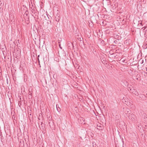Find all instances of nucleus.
<instances>
[{"instance_id":"1","label":"nucleus","mask_w":147,"mask_h":147,"mask_svg":"<svg viewBox=\"0 0 147 147\" xmlns=\"http://www.w3.org/2000/svg\"><path fill=\"white\" fill-rule=\"evenodd\" d=\"M125 114H127V116L128 117L129 119L131 121L135 122L137 120V118L136 115L133 113L130 114V111L128 109H125Z\"/></svg>"},{"instance_id":"2","label":"nucleus","mask_w":147,"mask_h":147,"mask_svg":"<svg viewBox=\"0 0 147 147\" xmlns=\"http://www.w3.org/2000/svg\"><path fill=\"white\" fill-rule=\"evenodd\" d=\"M128 90L132 94L135 95L136 96H138L139 95V93L136 90L134 89L132 87H128Z\"/></svg>"},{"instance_id":"3","label":"nucleus","mask_w":147,"mask_h":147,"mask_svg":"<svg viewBox=\"0 0 147 147\" xmlns=\"http://www.w3.org/2000/svg\"><path fill=\"white\" fill-rule=\"evenodd\" d=\"M41 127H40V129H42V131L43 132L45 130V124L43 123H41Z\"/></svg>"},{"instance_id":"4","label":"nucleus","mask_w":147,"mask_h":147,"mask_svg":"<svg viewBox=\"0 0 147 147\" xmlns=\"http://www.w3.org/2000/svg\"><path fill=\"white\" fill-rule=\"evenodd\" d=\"M142 47L144 49H146L147 48V38H146L145 39V42Z\"/></svg>"},{"instance_id":"5","label":"nucleus","mask_w":147,"mask_h":147,"mask_svg":"<svg viewBox=\"0 0 147 147\" xmlns=\"http://www.w3.org/2000/svg\"><path fill=\"white\" fill-rule=\"evenodd\" d=\"M79 121H80V123L81 124H84V121H85V119L84 118H82V117H80V118L78 119Z\"/></svg>"},{"instance_id":"6","label":"nucleus","mask_w":147,"mask_h":147,"mask_svg":"<svg viewBox=\"0 0 147 147\" xmlns=\"http://www.w3.org/2000/svg\"><path fill=\"white\" fill-rule=\"evenodd\" d=\"M120 62L121 63H127V61L125 59L122 58L120 60Z\"/></svg>"},{"instance_id":"7","label":"nucleus","mask_w":147,"mask_h":147,"mask_svg":"<svg viewBox=\"0 0 147 147\" xmlns=\"http://www.w3.org/2000/svg\"><path fill=\"white\" fill-rule=\"evenodd\" d=\"M31 11L32 13H35L36 11L34 7L32 6L31 7Z\"/></svg>"},{"instance_id":"8","label":"nucleus","mask_w":147,"mask_h":147,"mask_svg":"<svg viewBox=\"0 0 147 147\" xmlns=\"http://www.w3.org/2000/svg\"><path fill=\"white\" fill-rule=\"evenodd\" d=\"M97 129L99 130H102L103 128L102 126L99 125H97Z\"/></svg>"},{"instance_id":"9","label":"nucleus","mask_w":147,"mask_h":147,"mask_svg":"<svg viewBox=\"0 0 147 147\" xmlns=\"http://www.w3.org/2000/svg\"><path fill=\"white\" fill-rule=\"evenodd\" d=\"M42 17H44L46 20L47 19V17L49 18L46 14H44L42 16Z\"/></svg>"},{"instance_id":"10","label":"nucleus","mask_w":147,"mask_h":147,"mask_svg":"<svg viewBox=\"0 0 147 147\" xmlns=\"http://www.w3.org/2000/svg\"><path fill=\"white\" fill-rule=\"evenodd\" d=\"M56 107H57V111L59 112H60V111H61V109H60L59 107H58V108H57V105H56Z\"/></svg>"},{"instance_id":"11","label":"nucleus","mask_w":147,"mask_h":147,"mask_svg":"<svg viewBox=\"0 0 147 147\" xmlns=\"http://www.w3.org/2000/svg\"><path fill=\"white\" fill-rule=\"evenodd\" d=\"M146 28V26H144V27L142 28H141V30H142V31H144L145 30V29Z\"/></svg>"},{"instance_id":"12","label":"nucleus","mask_w":147,"mask_h":147,"mask_svg":"<svg viewBox=\"0 0 147 147\" xmlns=\"http://www.w3.org/2000/svg\"><path fill=\"white\" fill-rule=\"evenodd\" d=\"M95 0H88V1L92 3Z\"/></svg>"},{"instance_id":"13","label":"nucleus","mask_w":147,"mask_h":147,"mask_svg":"<svg viewBox=\"0 0 147 147\" xmlns=\"http://www.w3.org/2000/svg\"><path fill=\"white\" fill-rule=\"evenodd\" d=\"M53 121H51L50 122H49V125L51 127V123H52V124L53 123Z\"/></svg>"},{"instance_id":"14","label":"nucleus","mask_w":147,"mask_h":147,"mask_svg":"<svg viewBox=\"0 0 147 147\" xmlns=\"http://www.w3.org/2000/svg\"><path fill=\"white\" fill-rule=\"evenodd\" d=\"M3 5L2 4V3L1 1H0V6H2Z\"/></svg>"},{"instance_id":"15","label":"nucleus","mask_w":147,"mask_h":147,"mask_svg":"<svg viewBox=\"0 0 147 147\" xmlns=\"http://www.w3.org/2000/svg\"><path fill=\"white\" fill-rule=\"evenodd\" d=\"M39 56H40V55H38V62H39H39H40V61H39Z\"/></svg>"},{"instance_id":"16","label":"nucleus","mask_w":147,"mask_h":147,"mask_svg":"<svg viewBox=\"0 0 147 147\" xmlns=\"http://www.w3.org/2000/svg\"><path fill=\"white\" fill-rule=\"evenodd\" d=\"M125 104H126V105H128V102H127L126 101H125Z\"/></svg>"},{"instance_id":"17","label":"nucleus","mask_w":147,"mask_h":147,"mask_svg":"<svg viewBox=\"0 0 147 147\" xmlns=\"http://www.w3.org/2000/svg\"><path fill=\"white\" fill-rule=\"evenodd\" d=\"M29 95H30V96H32V93L31 92H29Z\"/></svg>"},{"instance_id":"18","label":"nucleus","mask_w":147,"mask_h":147,"mask_svg":"<svg viewBox=\"0 0 147 147\" xmlns=\"http://www.w3.org/2000/svg\"><path fill=\"white\" fill-rule=\"evenodd\" d=\"M29 98H32V96H30V95H29Z\"/></svg>"},{"instance_id":"19","label":"nucleus","mask_w":147,"mask_h":147,"mask_svg":"<svg viewBox=\"0 0 147 147\" xmlns=\"http://www.w3.org/2000/svg\"><path fill=\"white\" fill-rule=\"evenodd\" d=\"M138 123H138L137 124V125H138V127H139L140 126H139V125Z\"/></svg>"},{"instance_id":"20","label":"nucleus","mask_w":147,"mask_h":147,"mask_svg":"<svg viewBox=\"0 0 147 147\" xmlns=\"http://www.w3.org/2000/svg\"><path fill=\"white\" fill-rule=\"evenodd\" d=\"M116 42H117V41H116V40H115V41H114V42H115V43H116Z\"/></svg>"},{"instance_id":"21","label":"nucleus","mask_w":147,"mask_h":147,"mask_svg":"<svg viewBox=\"0 0 147 147\" xmlns=\"http://www.w3.org/2000/svg\"><path fill=\"white\" fill-rule=\"evenodd\" d=\"M70 44L72 45H73L72 43H71V42H70Z\"/></svg>"},{"instance_id":"22","label":"nucleus","mask_w":147,"mask_h":147,"mask_svg":"<svg viewBox=\"0 0 147 147\" xmlns=\"http://www.w3.org/2000/svg\"><path fill=\"white\" fill-rule=\"evenodd\" d=\"M58 20H56V21H57Z\"/></svg>"},{"instance_id":"23","label":"nucleus","mask_w":147,"mask_h":147,"mask_svg":"<svg viewBox=\"0 0 147 147\" xmlns=\"http://www.w3.org/2000/svg\"><path fill=\"white\" fill-rule=\"evenodd\" d=\"M58 20H56V21H57Z\"/></svg>"},{"instance_id":"24","label":"nucleus","mask_w":147,"mask_h":147,"mask_svg":"<svg viewBox=\"0 0 147 147\" xmlns=\"http://www.w3.org/2000/svg\"><path fill=\"white\" fill-rule=\"evenodd\" d=\"M141 95L142 96H143V95H141Z\"/></svg>"}]
</instances>
